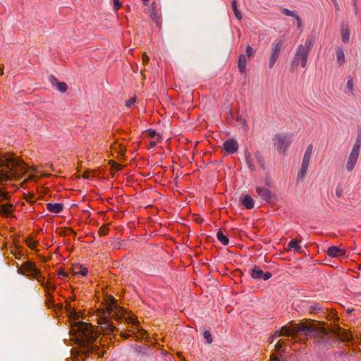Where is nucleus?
<instances>
[{
	"mask_svg": "<svg viewBox=\"0 0 361 361\" xmlns=\"http://www.w3.org/2000/svg\"><path fill=\"white\" fill-rule=\"evenodd\" d=\"M66 310L70 317L74 320L71 333L80 337L82 340L81 348L85 356L87 357L91 353L97 354L99 348L94 344V342L97 339V336L94 332V326L90 323L78 321L80 317V312H77L76 309L67 302Z\"/></svg>",
	"mask_w": 361,
	"mask_h": 361,
	"instance_id": "obj_1",
	"label": "nucleus"
},
{
	"mask_svg": "<svg viewBox=\"0 0 361 361\" xmlns=\"http://www.w3.org/2000/svg\"><path fill=\"white\" fill-rule=\"evenodd\" d=\"M299 331L301 334L313 338L314 344L318 346H334L337 342L335 337L330 334L326 329L320 327L319 322L315 320H307L306 325L299 327Z\"/></svg>",
	"mask_w": 361,
	"mask_h": 361,
	"instance_id": "obj_2",
	"label": "nucleus"
},
{
	"mask_svg": "<svg viewBox=\"0 0 361 361\" xmlns=\"http://www.w3.org/2000/svg\"><path fill=\"white\" fill-rule=\"evenodd\" d=\"M106 302L107 312L111 316V319H114L117 322L125 320L127 323L133 326L138 325L139 322L137 318L132 313L126 316V310L117 304V300L113 296H108Z\"/></svg>",
	"mask_w": 361,
	"mask_h": 361,
	"instance_id": "obj_3",
	"label": "nucleus"
},
{
	"mask_svg": "<svg viewBox=\"0 0 361 361\" xmlns=\"http://www.w3.org/2000/svg\"><path fill=\"white\" fill-rule=\"evenodd\" d=\"M314 43V36L310 35L306 39L304 45L300 44L298 47L296 53L295 54L293 60L290 64V68L293 71H294L299 66V64H300L302 68L306 66L308 56Z\"/></svg>",
	"mask_w": 361,
	"mask_h": 361,
	"instance_id": "obj_4",
	"label": "nucleus"
},
{
	"mask_svg": "<svg viewBox=\"0 0 361 361\" xmlns=\"http://www.w3.org/2000/svg\"><path fill=\"white\" fill-rule=\"evenodd\" d=\"M0 167L6 168L15 173H24L27 169L24 161L14 154L0 155Z\"/></svg>",
	"mask_w": 361,
	"mask_h": 361,
	"instance_id": "obj_5",
	"label": "nucleus"
},
{
	"mask_svg": "<svg viewBox=\"0 0 361 361\" xmlns=\"http://www.w3.org/2000/svg\"><path fill=\"white\" fill-rule=\"evenodd\" d=\"M18 274L23 275L29 279L32 276H39V269L36 267L35 262L27 261L18 267Z\"/></svg>",
	"mask_w": 361,
	"mask_h": 361,
	"instance_id": "obj_6",
	"label": "nucleus"
},
{
	"mask_svg": "<svg viewBox=\"0 0 361 361\" xmlns=\"http://www.w3.org/2000/svg\"><path fill=\"white\" fill-rule=\"evenodd\" d=\"M284 39L281 37L277 38L271 45V54L269 61V68H272L277 61L281 51L283 49Z\"/></svg>",
	"mask_w": 361,
	"mask_h": 361,
	"instance_id": "obj_7",
	"label": "nucleus"
},
{
	"mask_svg": "<svg viewBox=\"0 0 361 361\" xmlns=\"http://www.w3.org/2000/svg\"><path fill=\"white\" fill-rule=\"evenodd\" d=\"M307 321L296 324L294 321L290 322L287 325L282 326L280 329V331H282V334L284 336L290 337L293 336L295 334H301L299 331V327L303 325H306Z\"/></svg>",
	"mask_w": 361,
	"mask_h": 361,
	"instance_id": "obj_8",
	"label": "nucleus"
},
{
	"mask_svg": "<svg viewBox=\"0 0 361 361\" xmlns=\"http://www.w3.org/2000/svg\"><path fill=\"white\" fill-rule=\"evenodd\" d=\"M256 192L265 203L273 204L277 200L276 195L267 188L257 187Z\"/></svg>",
	"mask_w": 361,
	"mask_h": 361,
	"instance_id": "obj_9",
	"label": "nucleus"
},
{
	"mask_svg": "<svg viewBox=\"0 0 361 361\" xmlns=\"http://www.w3.org/2000/svg\"><path fill=\"white\" fill-rule=\"evenodd\" d=\"M250 274L253 279L267 281L271 278L272 274L269 271L264 272L259 267L254 266L250 270Z\"/></svg>",
	"mask_w": 361,
	"mask_h": 361,
	"instance_id": "obj_10",
	"label": "nucleus"
},
{
	"mask_svg": "<svg viewBox=\"0 0 361 361\" xmlns=\"http://www.w3.org/2000/svg\"><path fill=\"white\" fill-rule=\"evenodd\" d=\"M239 145L233 138L227 139L223 144V149L228 154H233L238 152Z\"/></svg>",
	"mask_w": 361,
	"mask_h": 361,
	"instance_id": "obj_11",
	"label": "nucleus"
},
{
	"mask_svg": "<svg viewBox=\"0 0 361 361\" xmlns=\"http://www.w3.org/2000/svg\"><path fill=\"white\" fill-rule=\"evenodd\" d=\"M326 254L331 257L343 259L348 257L347 251L345 250L341 249L339 247L335 245L330 246L326 251Z\"/></svg>",
	"mask_w": 361,
	"mask_h": 361,
	"instance_id": "obj_12",
	"label": "nucleus"
},
{
	"mask_svg": "<svg viewBox=\"0 0 361 361\" xmlns=\"http://www.w3.org/2000/svg\"><path fill=\"white\" fill-rule=\"evenodd\" d=\"M335 339L337 341L334 345H338L341 342H348L351 340V335L348 330L339 327L336 331Z\"/></svg>",
	"mask_w": 361,
	"mask_h": 361,
	"instance_id": "obj_13",
	"label": "nucleus"
},
{
	"mask_svg": "<svg viewBox=\"0 0 361 361\" xmlns=\"http://www.w3.org/2000/svg\"><path fill=\"white\" fill-rule=\"evenodd\" d=\"M275 138L277 140V142L275 144L277 150L279 152H281L283 150V154H285L287 148L290 145V142L287 140L286 137L280 134H276L275 135Z\"/></svg>",
	"mask_w": 361,
	"mask_h": 361,
	"instance_id": "obj_14",
	"label": "nucleus"
},
{
	"mask_svg": "<svg viewBox=\"0 0 361 361\" xmlns=\"http://www.w3.org/2000/svg\"><path fill=\"white\" fill-rule=\"evenodd\" d=\"M49 81L52 86L56 87L61 93H65L67 91V84L65 82H59L54 75H50L49 76Z\"/></svg>",
	"mask_w": 361,
	"mask_h": 361,
	"instance_id": "obj_15",
	"label": "nucleus"
},
{
	"mask_svg": "<svg viewBox=\"0 0 361 361\" xmlns=\"http://www.w3.org/2000/svg\"><path fill=\"white\" fill-rule=\"evenodd\" d=\"M239 202L240 205L246 209H251L255 205L254 200L249 194L242 195Z\"/></svg>",
	"mask_w": 361,
	"mask_h": 361,
	"instance_id": "obj_16",
	"label": "nucleus"
},
{
	"mask_svg": "<svg viewBox=\"0 0 361 361\" xmlns=\"http://www.w3.org/2000/svg\"><path fill=\"white\" fill-rule=\"evenodd\" d=\"M157 4L156 2H152L149 8V16L150 18L156 23L157 26H160L161 19L157 12Z\"/></svg>",
	"mask_w": 361,
	"mask_h": 361,
	"instance_id": "obj_17",
	"label": "nucleus"
},
{
	"mask_svg": "<svg viewBox=\"0 0 361 361\" xmlns=\"http://www.w3.org/2000/svg\"><path fill=\"white\" fill-rule=\"evenodd\" d=\"M31 279H36L43 288H51L52 291H55L56 289L55 284L52 283L51 281H45V277L42 275L40 270L39 276H32Z\"/></svg>",
	"mask_w": 361,
	"mask_h": 361,
	"instance_id": "obj_18",
	"label": "nucleus"
},
{
	"mask_svg": "<svg viewBox=\"0 0 361 361\" xmlns=\"http://www.w3.org/2000/svg\"><path fill=\"white\" fill-rule=\"evenodd\" d=\"M301 242V239L298 240L297 238L292 239L287 245L288 249L291 250L293 249L294 251L297 253L302 254L304 252V250L301 246L299 245V243Z\"/></svg>",
	"mask_w": 361,
	"mask_h": 361,
	"instance_id": "obj_19",
	"label": "nucleus"
},
{
	"mask_svg": "<svg viewBox=\"0 0 361 361\" xmlns=\"http://www.w3.org/2000/svg\"><path fill=\"white\" fill-rule=\"evenodd\" d=\"M2 194L0 191V198L1 197ZM13 205L9 203L5 204H0V214L6 217L9 216L13 212Z\"/></svg>",
	"mask_w": 361,
	"mask_h": 361,
	"instance_id": "obj_20",
	"label": "nucleus"
},
{
	"mask_svg": "<svg viewBox=\"0 0 361 361\" xmlns=\"http://www.w3.org/2000/svg\"><path fill=\"white\" fill-rule=\"evenodd\" d=\"M47 209L51 213L59 214L63 209V204L61 203H47Z\"/></svg>",
	"mask_w": 361,
	"mask_h": 361,
	"instance_id": "obj_21",
	"label": "nucleus"
},
{
	"mask_svg": "<svg viewBox=\"0 0 361 361\" xmlns=\"http://www.w3.org/2000/svg\"><path fill=\"white\" fill-rule=\"evenodd\" d=\"M246 63L247 59L246 56L244 54H240L238 56V68L240 73L244 74L246 72Z\"/></svg>",
	"mask_w": 361,
	"mask_h": 361,
	"instance_id": "obj_22",
	"label": "nucleus"
},
{
	"mask_svg": "<svg viewBox=\"0 0 361 361\" xmlns=\"http://www.w3.org/2000/svg\"><path fill=\"white\" fill-rule=\"evenodd\" d=\"M309 165L302 164H301V167L298 173L297 176V183H302L304 178L306 176Z\"/></svg>",
	"mask_w": 361,
	"mask_h": 361,
	"instance_id": "obj_23",
	"label": "nucleus"
},
{
	"mask_svg": "<svg viewBox=\"0 0 361 361\" xmlns=\"http://www.w3.org/2000/svg\"><path fill=\"white\" fill-rule=\"evenodd\" d=\"M336 54L337 63L339 66H342L345 62V54L343 49L341 47H337L336 49Z\"/></svg>",
	"mask_w": 361,
	"mask_h": 361,
	"instance_id": "obj_24",
	"label": "nucleus"
},
{
	"mask_svg": "<svg viewBox=\"0 0 361 361\" xmlns=\"http://www.w3.org/2000/svg\"><path fill=\"white\" fill-rule=\"evenodd\" d=\"M231 119L235 120L238 122H240L243 126V128L246 130L248 128V125L247 123L246 118L243 116V114H229Z\"/></svg>",
	"mask_w": 361,
	"mask_h": 361,
	"instance_id": "obj_25",
	"label": "nucleus"
},
{
	"mask_svg": "<svg viewBox=\"0 0 361 361\" xmlns=\"http://www.w3.org/2000/svg\"><path fill=\"white\" fill-rule=\"evenodd\" d=\"M312 149H313V145L312 144H310L307 146V147L305 152V154H304V156L302 158V164L309 165L311 155L312 153Z\"/></svg>",
	"mask_w": 361,
	"mask_h": 361,
	"instance_id": "obj_26",
	"label": "nucleus"
},
{
	"mask_svg": "<svg viewBox=\"0 0 361 361\" xmlns=\"http://www.w3.org/2000/svg\"><path fill=\"white\" fill-rule=\"evenodd\" d=\"M350 29L348 25L342 26L341 30V39L345 44L348 43L350 39Z\"/></svg>",
	"mask_w": 361,
	"mask_h": 361,
	"instance_id": "obj_27",
	"label": "nucleus"
},
{
	"mask_svg": "<svg viewBox=\"0 0 361 361\" xmlns=\"http://www.w3.org/2000/svg\"><path fill=\"white\" fill-rule=\"evenodd\" d=\"M73 272L74 275L80 274L82 276H86L88 274V269L82 264H78L73 268Z\"/></svg>",
	"mask_w": 361,
	"mask_h": 361,
	"instance_id": "obj_28",
	"label": "nucleus"
},
{
	"mask_svg": "<svg viewBox=\"0 0 361 361\" xmlns=\"http://www.w3.org/2000/svg\"><path fill=\"white\" fill-rule=\"evenodd\" d=\"M357 159L358 157L350 154L346 164V169L348 171H351L355 168Z\"/></svg>",
	"mask_w": 361,
	"mask_h": 361,
	"instance_id": "obj_29",
	"label": "nucleus"
},
{
	"mask_svg": "<svg viewBox=\"0 0 361 361\" xmlns=\"http://www.w3.org/2000/svg\"><path fill=\"white\" fill-rule=\"evenodd\" d=\"M216 238L224 245H227L229 243L228 237L226 235H224L221 230L217 232Z\"/></svg>",
	"mask_w": 361,
	"mask_h": 361,
	"instance_id": "obj_30",
	"label": "nucleus"
},
{
	"mask_svg": "<svg viewBox=\"0 0 361 361\" xmlns=\"http://www.w3.org/2000/svg\"><path fill=\"white\" fill-rule=\"evenodd\" d=\"M245 162L251 171H254L255 170V166L254 165L251 155L247 150L245 151Z\"/></svg>",
	"mask_w": 361,
	"mask_h": 361,
	"instance_id": "obj_31",
	"label": "nucleus"
},
{
	"mask_svg": "<svg viewBox=\"0 0 361 361\" xmlns=\"http://www.w3.org/2000/svg\"><path fill=\"white\" fill-rule=\"evenodd\" d=\"M135 350L139 354L149 355L151 350L147 345H139L137 346Z\"/></svg>",
	"mask_w": 361,
	"mask_h": 361,
	"instance_id": "obj_32",
	"label": "nucleus"
},
{
	"mask_svg": "<svg viewBox=\"0 0 361 361\" xmlns=\"http://www.w3.org/2000/svg\"><path fill=\"white\" fill-rule=\"evenodd\" d=\"M255 157H256L257 161L258 164H259L260 167L262 168V169L264 170L265 169V161H264V158L263 155L261 154V152H257L255 154Z\"/></svg>",
	"mask_w": 361,
	"mask_h": 361,
	"instance_id": "obj_33",
	"label": "nucleus"
},
{
	"mask_svg": "<svg viewBox=\"0 0 361 361\" xmlns=\"http://www.w3.org/2000/svg\"><path fill=\"white\" fill-rule=\"evenodd\" d=\"M144 133H147L149 138H154L155 136H157V142H160L161 140V136L159 134H157L155 130L147 129L144 131Z\"/></svg>",
	"mask_w": 361,
	"mask_h": 361,
	"instance_id": "obj_34",
	"label": "nucleus"
},
{
	"mask_svg": "<svg viewBox=\"0 0 361 361\" xmlns=\"http://www.w3.org/2000/svg\"><path fill=\"white\" fill-rule=\"evenodd\" d=\"M232 8H233V11L234 12V15L235 16V18L238 20H241L242 19V14L241 13L238 11V6H237V1L236 0H233V2H232Z\"/></svg>",
	"mask_w": 361,
	"mask_h": 361,
	"instance_id": "obj_35",
	"label": "nucleus"
},
{
	"mask_svg": "<svg viewBox=\"0 0 361 361\" xmlns=\"http://www.w3.org/2000/svg\"><path fill=\"white\" fill-rule=\"evenodd\" d=\"M25 243L27 244V245L32 250H34L37 245V241L36 240H34L32 237L31 236H28L26 240H25Z\"/></svg>",
	"mask_w": 361,
	"mask_h": 361,
	"instance_id": "obj_36",
	"label": "nucleus"
},
{
	"mask_svg": "<svg viewBox=\"0 0 361 361\" xmlns=\"http://www.w3.org/2000/svg\"><path fill=\"white\" fill-rule=\"evenodd\" d=\"M322 312V307L318 303H314L310 307V313H319Z\"/></svg>",
	"mask_w": 361,
	"mask_h": 361,
	"instance_id": "obj_37",
	"label": "nucleus"
},
{
	"mask_svg": "<svg viewBox=\"0 0 361 361\" xmlns=\"http://www.w3.org/2000/svg\"><path fill=\"white\" fill-rule=\"evenodd\" d=\"M353 85H354L353 79L352 78H348V80L347 81V84H346V93L351 94H353Z\"/></svg>",
	"mask_w": 361,
	"mask_h": 361,
	"instance_id": "obj_38",
	"label": "nucleus"
},
{
	"mask_svg": "<svg viewBox=\"0 0 361 361\" xmlns=\"http://www.w3.org/2000/svg\"><path fill=\"white\" fill-rule=\"evenodd\" d=\"M203 337L205 338L207 343L211 344L213 342L212 336L209 330L204 331Z\"/></svg>",
	"mask_w": 361,
	"mask_h": 361,
	"instance_id": "obj_39",
	"label": "nucleus"
},
{
	"mask_svg": "<svg viewBox=\"0 0 361 361\" xmlns=\"http://www.w3.org/2000/svg\"><path fill=\"white\" fill-rule=\"evenodd\" d=\"M45 304L48 308H54L56 306L54 297L47 298Z\"/></svg>",
	"mask_w": 361,
	"mask_h": 361,
	"instance_id": "obj_40",
	"label": "nucleus"
},
{
	"mask_svg": "<svg viewBox=\"0 0 361 361\" xmlns=\"http://www.w3.org/2000/svg\"><path fill=\"white\" fill-rule=\"evenodd\" d=\"M106 326L109 330L111 333H114L115 331H118V329L114 325L113 322L111 321V319L106 320Z\"/></svg>",
	"mask_w": 361,
	"mask_h": 361,
	"instance_id": "obj_41",
	"label": "nucleus"
},
{
	"mask_svg": "<svg viewBox=\"0 0 361 361\" xmlns=\"http://www.w3.org/2000/svg\"><path fill=\"white\" fill-rule=\"evenodd\" d=\"M284 342L282 340H279L276 345L275 348L281 351V353H284L286 351V348H283Z\"/></svg>",
	"mask_w": 361,
	"mask_h": 361,
	"instance_id": "obj_42",
	"label": "nucleus"
},
{
	"mask_svg": "<svg viewBox=\"0 0 361 361\" xmlns=\"http://www.w3.org/2000/svg\"><path fill=\"white\" fill-rule=\"evenodd\" d=\"M99 234L100 236L106 235L109 233V228L106 226H102L99 229Z\"/></svg>",
	"mask_w": 361,
	"mask_h": 361,
	"instance_id": "obj_43",
	"label": "nucleus"
},
{
	"mask_svg": "<svg viewBox=\"0 0 361 361\" xmlns=\"http://www.w3.org/2000/svg\"><path fill=\"white\" fill-rule=\"evenodd\" d=\"M282 13L285 16H291V17H293V18L297 14V11H290V10H288V8H283L282 10Z\"/></svg>",
	"mask_w": 361,
	"mask_h": 361,
	"instance_id": "obj_44",
	"label": "nucleus"
},
{
	"mask_svg": "<svg viewBox=\"0 0 361 361\" xmlns=\"http://www.w3.org/2000/svg\"><path fill=\"white\" fill-rule=\"evenodd\" d=\"M246 56L248 57V58H250L252 57V56H254L255 53V51L253 49V48L250 46V45H247L246 47Z\"/></svg>",
	"mask_w": 361,
	"mask_h": 361,
	"instance_id": "obj_45",
	"label": "nucleus"
},
{
	"mask_svg": "<svg viewBox=\"0 0 361 361\" xmlns=\"http://www.w3.org/2000/svg\"><path fill=\"white\" fill-rule=\"evenodd\" d=\"M343 188L341 187V184H338V185L336 186V197H341L343 195Z\"/></svg>",
	"mask_w": 361,
	"mask_h": 361,
	"instance_id": "obj_46",
	"label": "nucleus"
},
{
	"mask_svg": "<svg viewBox=\"0 0 361 361\" xmlns=\"http://www.w3.org/2000/svg\"><path fill=\"white\" fill-rule=\"evenodd\" d=\"M58 276L61 279H67L68 278V274L64 271L63 269L58 270Z\"/></svg>",
	"mask_w": 361,
	"mask_h": 361,
	"instance_id": "obj_47",
	"label": "nucleus"
},
{
	"mask_svg": "<svg viewBox=\"0 0 361 361\" xmlns=\"http://www.w3.org/2000/svg\"><path fill=\"white\" fill-rule=\"evenodd\" d=\"M360 147H357V145L356 146L353 145V149L351 151L350 155H354L355 157H359V153H360Z\"/></svg>",
	"mask_w": 361,
	"mask_h": 361,
	"instance_id": "obj_48",
	"label": "nucleus"
},
{
	"mask_svg": "<svg viewBox=\"0 0 361 361\" xmlns=\"http://www.w3.org/2000/svg\"><path fill=\"white\" fill-rule=\"evenodd\" d=\"M65 235H71V234H73L75 235H76V233L75 232V231L73 229H72L71 228H69V227H66L64 228V233H63Z\"/></svg>",
	"mask_w": 361,
	"mask_h": 361,
	"instance_id": "obj_49",
	"label": "nucleus"
},
{
	"mask_svg": "<svg viewBox=\"0 0 361 361\" xmlns=\"http://www.w3.org/2000/svg\"><path fill=\"white\" fill-rule=\"evenodd\" d=\"M361 147V131H359L354 146Z\"/></svg>",
	"mask_w": 361,
	"mask_h": 361,
	"instance_id": "obj_50",
	"label": "nucleus"
},
{
	"mask_svg": "<svg viewBox=\"0 0 361 361\" xmlns=\"http://www.w3.org/2000/svg\"><path fill=\"white\" fill-rule=\"evenodd\" d=\"M135 102H136V97H131L128 100H126V106L127 107L130 108Z\"/></svg>",
	"mask_w": 361,
	"mask_h": 361,
	"instance_id": "obj_51",
	"label": "nucleus"
},
{
	"mask_svg": "<svg viewBox=\"0 0 361 361\" xmlns=\"http://www.w3.org/2000/svg\"><path fill=\"white\" fill-rule=\"evenodd\" d=\"M44 290H45V294H44V295H45V297H46L47 298H51V297H54V296H53V295H52V293H53L54 291H52V290H51V288H44Z\"/></svg>",
	"mask_w": 361,
	"mask_h": 361,
	"instance_id": "obj_52",
	"label": "nucleus"
},
{
	"mask_svg": "<svg viewBox=\"0 0 361 361\" xmlns=\"http://www.w3.org/2000/svg\"><path fill=\"white\" fill-rule=\"evenodd\" d=\"M114 4V8L115 10H118L121 7V2L120 0H112Z\"/></svg>",
	"mask_w": 361,
	"mask_h": 361,
	"instance_id": "obj_53",
	"label": "nucleus"
},
{
	"mask_svg": "<svg viewBox=\"0 0 361 361\" xmlns=\"http://www.w3.org/2000/svg\"><path fill=\"white\" fill-rule=\"evenodd\" d=\"M334 355H336L338 357H348V353H346L344 350H340V351L335 352Z\"/></svg>",
	"mask_w": 361,
	"mask_h": 361,
	"instance_id": "obj_54",
	"label": "nucleus"
},
{
	"mask_svg": "<svg viewBox=\"0 0 361 361\" xmlns=\"http://www.w3.org/2000/svg\"><path fill=\"white\" fill-rule=\"evenodd\" d=\"M120 336H121V337L122 338H123V339H128V338H130L132 336V335H131V334H128V333H126V332H123V331H121V332L120 333Z\"/></svg>",
	"mask_w": 361,
	"mask_h": 361,
	"instance_id": "obj_55",
	"label": "nucleus"
},
{
	"mask_svg": "<svg viewBox=\"0 0 361 361\" xmlns=\"http://www.w3.org/2000/svg\"><path fill=\"white\" fill-rule=\"evenodd\" d=\"M142 61L144 64L148 63L149 61V57L145 53L142 55Z\"/></svg>",
	"mask_w": 361,
	"mask_h": 361,
	"instance_id": "obj_56",
	"label": "nucleus"
},
{
	"mask_svg": "<svg viewBox=\"0 0 361 361\" xmlns=\"http://www.w3.org/2000/svg\"><path fill=\"white\" fill-rule=\"evenodd\" d=\"M265 185L269 189V188H271V179H270L269 177H266V178H265Z\"/></svg>",
	"mask_w": 361,
	"mask_h": 361,
	"instance_id": "obj_57",
	"label": "nucleus"
},
{
	"mask_svg": "<svg viewBox=\"0 0 361 361\" xmlns=\"http://www.w3.org/2000/svg\"><path fill=\"white\" fill-rule=\"evenodd\" d=\"M157 142H158L157 140V141H151L149 144L148 148L149 149L154 148L157 145Z\"/></svg>",
	"mask_w": 361,
	"mask_h": 361,
	"instance_id": "obj_58",
	"label": "nucleus"
},
{
	"mask_svg": "<svg viewBox=\"0 0 361 361\" xmlns=\"http://www.w3.org/2000/svg\"><path fill=\"white\" fill-rule=\"evenodd\" d=\"M23 254L21 253V252H18V253H16L15 254V257L16 259H20L21 257V256H23Z\"/></svg>",
	"mask_w": 361,
	"mask_h": 361,
	"instance_id": "obj_59",
	"label": "nucleus"
},
{
	"mask_svg": "<svg viewBox=\"0 0 361 361\" xmlns=\"http://www.w3.org/2000/svg\"><path fill=\"white\" fill-rule=\"evenodd\" d=\"M275 334L278 336H284L283 334H282V331H280V329L275 331Z\"/></svg>",
	"mask_w": 361,
	"mask_h": 361,
	"instance_id": "obj_60",
	"label": "nucleus"
},
{
	"mask_svg": "<svg viewBox=\"0 0 361 361\" xmlns=\"http://www.w3.org/2000/svg\"><path fill=\"white\" fill-rule=\"evenodd\" d=\"M271 360H274V361H279V358L277 357H276L274 355H272L271 356Z\"/></svg>",
	"mask_w": 361,
	"mask_h": 361,
	"instance_id": "obj_61",
	"label": "nucleus"
},
{
	"mask_svg": "<svg viewBox=\"0 0 361 361\" xmlns=\"http://www.w3.org/2000/svg\"><path fill=\"white\" fill-rule=\"evenodd\" d=\"M302 22L301 18H298V21H297L298 26L300 27L302 25Z\"/></svg>",
	"mask_w": 361,
	"mask_h": 361,
	"instance_id": "obj_62",
	"label": "nucleus"
},
{
	"mask_svg": "<svg viewBox=\"0 0 361 361\" xmlns=\"http://www.w3.org/2000/svg\"><path fill=\"white\" fill-rule=\"evenodd\" d=\"M4 74V68L0 66V75Z\"/></svg>",
	"mask_w": 361,
	"mask_h": 361,
	"instance_id": "obj_63",
	"label": "nucleus"
},
{
	"mask_svg": "<svg viewBox=\"0 0 361 361\" xmlns=\"http://www.w3.org/2000/svg\"><path fill=\"white\" fill-rule=\"evenodd\" d=\"M185 116H184L183 118V120L185 119V120H189V116H188V114H184Z\"/></svg>",
	"mask_w": 361,
	"mask_h": 361,
	"instance_id": "obj_64",
	"label": "nucleus"
}]
</instances>
